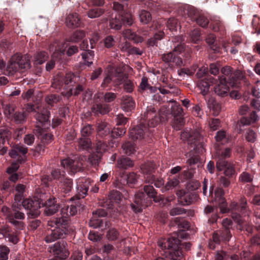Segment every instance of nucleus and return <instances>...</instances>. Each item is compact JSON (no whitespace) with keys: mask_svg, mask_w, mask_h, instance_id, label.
Returning a JSON list of instances; mask_svg holds the SVG:
<instances>
[{"mask_svg":"<svg viewBox=\"0 0 260 260\" xmlns=\"http://www.w3.org/2000/svg\"><path fill=\"white\" fill-rule=\"evenodd\" d=\"M147 206L145 196L143 192H139L136 195L134 203L131 204V207L136 212H142L143 208Z\"/></svg>","mask_w":260,"mask_h":260,"instance_id":"nucleus-11","label":"nucleus"},{"mask_svg":"<svg viewBox=\"0 0 260 260\" xmlns=\"http://www.w3.org/2000/svg\"><path fill=\"white\" fill-rule=\"evenodd\" d=\"M122 148L124 153L128 155L134 153L136 151V147L135 145L129 142H126L123 144Z\"/></svg>","mask_w":260,"mask_h":260,"instance_id":"nucleus-46","label":"nucleus"},{"mask_svg":"<svg viewBox=\"0 0 260 260\" xmlns=\"http://www.w3.org/2000/svg\"><path fill=\"white\" fill-rule=\"evenodd\" d=\"M159 119L154 107L152 106L147 107L144 114V120L147 122L148 125L150 127H155L158 123ZM160 120L161 119L160 118Z\"/></svg>","mask_w":260,"mask_h":260,"instance_id":"nucleus-8","label":"nucleus"},{"mask_svg":"<svg viewBox=\"0 0 260 260\" xmlns=\"http://www.w3.org/2000/svg\"><path fill=\"white\" fill-rule=\"evenodd\" d=\"M144 191L148 196V197L153 198L156 197V192L151 185H145L144 186Z\"/></svg>","mask_w":260,"mask_h":260,"instance_id":"nucleus-56","label":"nucleus"},{"mask_svg":"<svg viewBox=\"0 0 260 260\" xmlns=\"http://www.w3.org/2000/svg\"><path fill=\"white\" fill-rule=\"evenodd\" d=\"M91 145V142L88 138H81L78 141V148L80 150H86Z\"/></svg>","mask_w":260,"mask_h":260,"instance_id":"nucleus-36","label":"nucleus"},{"mask_svg":"<svg viewBox=\"0 0 260 260\" xmlns=\"http://www.w3.org/2000/svg\"><path fill=\"white\" fill-rule=\"evenodd\" d=\"M146 183H153L155 187H160L164 184V180L161 178H156L153 174H150L145 177Z\"/></svg>","mask_w":260,"mask_h":260,"instance_id":"nucleus-26","label":"nucleus"},{"mask_svg":"<svg viewBox=\"0 0 260 260\" xmlns=\"http://www.w3.org/2000/svg\"><path fill=\"white\" fill-rule=\"evenodd\" d=\"M89 189V186L86 184L79 185L77 188L78 196L79 198H83L87 193Z\"/></svg>","mask_w":260,"mask_h":260,"instance_id":"nucleus-51","label":"nucleus"},{"mask_svg":"<svg viewBox=\"0 0 260 260\" xmlns=\"http://www.w3.org/2000/svg\"><path fill=\"white\" fill-rule=\"evenodd\" d=\"M134 161L129 157H122L117 160V166L120 169L127 170L134 166Z\"/></svg>","mask_w":260,"mask_h":260,"instance_id":"nucleus-22","label":"nucleus"},{"mask_svg":"<svg viewBox=\"0 0 260 260\" xmlns=\"http://www.w3.org/2000/svg\"><path fill=\"white\" fill-rule=\"evenodd\" d=\"M174 222L177 225L178 228L180 230H182L181 232L179 233L180 235H178V237H184V235H186L185 233V231L187 230L189 228V223L186 220L181 219L179 218H176L174 219Z\"/></svg>","mask_w":260,"mask_h":260,"instance_id":"nucleus-24","label":"nucleus"},{"mask_svg":"<svg viewBox=\"0 0 260 260\" xmlns=\"http://www.w3.org/2000/svg\"><path fill=\"white\" fill-rule=\"evenodd\" d=\"M121 108L124 111H132L135 108V102L130 96L124 95L121 99Z\"/></svg>","mask_w":260,"mask_h":260,"instance_id":"nucleus-17","label":"nucleus"},{"mask_svg":"<svg viewBox=\"0 0 260 260\" xmlns=\"http://www.w3.org/2000/svg\"><path fill=\"white\" fill-rule=\"evenodd\" d=\"M172 113H174L175 109L178 111V114L180 113L182 109L180 107L176 106L172 108ZM175 114V113H173ZM184 124V120L182 116L180 115L177 114L175 115L172 122L173 127L176 130H179Z\"/></svg>","mask_w":260,"mask_h":260,"instance_id":"nucleus-18","label":"nucleus"},{"mask_svg":"<svg viewBox=\"0 0 260 260\" xmlns=\"http://www.w3.org/2000/svg\"><path fill=\"white\" fill-rule=\"evenodd\" d=\"M161 59L166 63H173L177 66H181L182 64V59L171 52L162 54Z\"/></svg>","mask_w":260,"mask_h":260,"instance_id":"nucleus-20","label":"nucleus"},{"mask_svg":"<svg viewBox=\"0 0 260 260\" xmlns=\"http://www.w3.org/2000/svg\"><path fill=\"white\" fill-rule=\"evenodd\" d=\"M190 38L192 42L197 43L201 40L200 31L199 29H193L190 34Z\"/></svg>","mask_w":260,"mask_h":260,"instance_id":"nucleus-64","label":"nucleus"},{"mask_svg":"<svg viewBox=\"0 0 260 260\" xmlns=\"http://www.w3.org/2000/svg\"><path fill=\"white\" fill-rule=\"evenodd\" d=\"M106 236L109 241H115L118 239L119 233L115 229L112 228L107 232Z\"/></svg>","mask_w":260,"mask_h":260,"instance_id":"nucleus-57","label":"nucleus"},{"mask_svg":"<svg viewBox=\"0 0 260 260\" xmlns=\"http://www.w3.org/2000/svg\"><path fill=\"white\" fill-rule=\"evenodd\" d=\"M220 83L214 87V92L218 95L220 96H225L228 95L229 91V88L226 85V82L222 81L221 78H220Z\"/></svg>","mask_w":260,"mask_h":260,"instance_id":"nucleus-21","label":"nucleus"},{"mask_svg":"<svg viewBox=\"0 0 260 260\" xmlns=\"http://www.w3.org/2000/svg\"><path fill=\"white\" fill-rule=\"evenodd\" d=\"M167 26L171 31H176L178 28H180L177 20L174 18H171L168 20Z\"/></svg>","mask_w":260,"mask_h":260,"instance_id":"nucleus-44","label":"nucleus"},{"mask_svg":"<svg viewBox=\"0 0 260 260\" xmlns=\"http://www.w3.org/2000/svg\"><path fill=\"white\" fill-rule=\"evenodd\" d=\"M118 17H121V21L123 24L131 25L133 23V16L131 14L121 12L120 14H118Z\"/></svg>","mask_w":260,"mask_h":260,"instance_id":"nucleus-42","label":"nucleus"},{"mask_svg":"<svg viewBox=\"0 0 260 260\" xmlns=\"http://www.w3.org/2000/svg\"><path fill=\"white\" fill-rule=\"evenodd\" d=\"M48 58V55L46 52L44 51L37 52L34 56L35 64H41L45 62Z\"/></svg>","mask_w":260,"mask_h":260,"instance_id":"nucleus-33","label":"nucleus"},{"mask_svg":"<svg viewBox=\"0 0 260 260\" xmlns=\"http://www.w3.org/2000/svg\"><path fill=\"white\" fill-rule=\"evenodd\" d=\"M9 248L6 246H0V260H8Z\"/></svg>","mask_w":260,"mask_h":260,"instance_id":"nucleus-60","label":"nucleus"},{"mask_svg":"<svg viewBox=\"0 0 260 260\" xmlns=\"http://www.w3.org/2000/svg\"><path fill=\"white\" fill-rule=\"evenodd\" d=\"M27 115L25 112H16L13 115V118L17 123H22L26 121Z\"/></svg>","mask_w":260,"mask_h":260,"instance_id":"nucleus-41","label":"nucleus"},{"mask_svg":"<svg viewBox=\"0 0 260 260\" xmlns=\"http://www.w3.org/2000/svg\"><path fill=\"white\" fill-rule=\"evenodd\" d=\"M64 211H66L67 216H74L77 213V209L75 205H71L70 206H68L66 209L63 208L61 210L62 213H63Z\"/></svg>","mask_w":260,"mask_h":260,"instance_id":"nucleus-59","label":"nucleus"},{"mask_svg":"<svg viewBox=\"0 0 260 260\" xmlns=\"http://www.w3.org/2000/svg\"><path fill=\"white\" fill-rule=\"evenodd\" d=\"M94 52L90 50L83 52L82 53V58L84 61V63L90 66L93 62V58L94 57Z\"/></svg>","mask_w":260,"mask_h":260,"instance_id":"nucleus-31","label":"nucleus"},{"mask_svg":"<svg viewBox=\"0 0 260 260\" xmlns=\"http://www.w3.org/2000/svg\"><path fill=\"white\" fill-rule=\"evenodd\" d=\"M210 86V84L206 78L200 80L198 83V87L203 95H205L208 93Z\"/></svg>","mask_w":260,"mask_h":260,"instance_id":"nucleus-34","label":"nucleus"},{"mask_svg":"<svg viewBox=\"0 0 260 260\" xmlns=\"http://www.w3.org/2000/svg\"><path fill=\"white\" fill-rule=\"evenodd\" d=\"M183 41V40L181 36H177L173 39V42L178 43L176 46H174L173 51L181 52L184 50V45L182 44Z\"/></svg>","mask_w":260,"mask_h":260,"instance_id":"nucleus-37","label":"nucleus"},{"mask_svg":"<svg viewBox=\"0 0 260 260\" xmlns=\"http://www.w3.org/2000/svg\"><path fill=\"white\" fill-rule=\"evenodd\" d=\"M14 111V106L10 104H7L4 107V113L8 118L13 117Z\"/></svg>","mask_w":260,"mask_h":260,"instance_id":"nucleus-63","label":"nucleus"},{"mask_svg":"<svg viewBox=\"0 0 260 260\" xmlns=\"http://www.w3.org/2000/svg\"><path fill=\"white\" fill-rule=\"evenodd\" d=\"M216 37L213 34H209L206 39L207 44L211 46V48L215 51H219V47L214 45Z\"/></svg>","mask_w":260,"mask_h":260,"instance_id":"nucleus-47","label":"nucleus"},{"mask_svg":"<svg viewBox=\"0 0 260 260\" xmlns=\"http://www.w3.org/2000/svg\"><path fill=\"white\" fill-rule=\"evenodd\" d=\"M189 211H187L185 209L180 207H174L169 211V214L171 216H174L176 215H183L186 214Z\"/></svg>","mask_w":260,"mask_h":260,"instance_id":"nucleus-45","label":"nucleus"},{"mask_svg":"<svg viewBox=\"0 0 260 260\" xmlns=\"http://www.w3.org/2000/svg\"><path fill=\"white\" fill-rule=\"evenodd\" d=\"M64 50H55L52 55V59L46 63V70L47 71H50L53 69L55 63V60L61 59V56L64 54Z\"/></svg>","mask_w":260,"mask_h":260,"instance_id":"nucleus-23","label":"nucleus"},{"mask_svg":"<svg viewBox=\"0 0 260 260\" xmlns=\"http://www.w3.org/2000/svg\"><path fill=\"white\" fill-rule=\"evenodd\" d=\"M164 32L159 31L158 33L155 34L153 38H151L147 41V44L149 46H154L157 45V42L164 37Z\"/></svg>","mask_w":260,"mask_h":260,"instance_id":"nucleus-38","label":"nucleus"},{"mask_svg":"<svg viewBox=\"0 0 260 260\" xmlns=\"http://www.w3.org/2000/svg\"><path fill=\"white\" fill-rule=\"evenodd\" d=\"M102 224V220L99 218H97V216L95 215L92 216L89 222V226L93 227V228H98L100 227L101 226Z\"/></svg>","mask_w":260,"mask_h":260,"instance_id":"nucleus-61","label":"nucleus"},{"mask_svg":"<svg viewBox=\"0 0 260 260\" xmlns=\"http://www.w3.org/2000/svg\"><path fill=\"white\" fill-rule=\"evenodd\" d=\"M38 201L26 199L22 202L24 208L28 210L27 213L28 218H35L40 214V205Z\"/></svg>","mask_w":260,"mask_h":260,"instance_id":"nucleus-3","label":"nucleus"},{"mask_svg":"<svg viewBox=\"0 0 260 260\" xmlns=\"http://www.w3.org/2000/svg\"><path fill=\"white\" fill-rule=\"evenodd\" d=\"M81 23L80 18L76 13H70L66 19V24L68 27H77Z\"/></svg>","mask_w":260,"mask_h":260,"instance_id":"nucleus-16","label":"nucleus"},{"mask_svg":"<svg viewBox=\"0 0 260 260\" xmlns=\"http://www.w3.org/2000/svg\"><path fill=\"white\" fill-rule=\"evenodd\" d=\"M138 176L134 172L129 173L125 177L126 183L128 185L134 184L137 181Z\"/></svg>","mask_w":260,"mask_h":260,"instance_id":"nucleus-62","label":"nucleus"},{"mask_svg":"<svg viewBox=\"0 0 260 260\" xmlns=\"http://www.w3.org/2000/svg\"><path fill=\"white\" fill-rule=\"evenodd\" d=\"M25 186L21 184H18L15 188L16 191L17 193L15 196V200L19 202L21 200L22 194L25 191Z\"/></svg>","mask_w":260,"mask_h":260,"instance_id":"nucleus-53","label":"nucleus"},{"mask_svg":"<svg viewBox=\"0 0 260 260\" xmlns=\"http://www.w3.org/2000/svg\"><path fill=\"white\" fill-rule=\"evenodd\" d=\"M110 132L109 126L106 122L101 121L97 124V132L101 137L109 135Z\"/></svg>","mask_w":260,"mask_h":260,"instance_id":"nucleus-25","label":"nucleus"},{"mask_svg":"<svg viewBox=\"0 0 260 260\" xmlns=\"http://www.w3.org/2000/svg\"><path fill=\"white\" fill-rule=\"evenodd\" d=\"M221 72L223 76L220 78H222V81L224 82L228 83V81H230V78L232 77L233 76V73L232 68L230 66H225L221 69Z\"/></svg>","mask_w":260,"mask_h":260,"instance_id":"nucleus-30","label":"nucleus"},{"mask_svg":"<svg viewBox=\"0 0 260 260\" xmlns=\"http://www.w3.org/2000/svg\"><path fill=\"white\" fill-rule=\"evenodd\" d=\"M91 112L95 116L105 115L110 111V106L106 104L95 103L91 107Z\"/></svg>","mask_w":260,"mask_h":260,"instance_id":"nucleus-14","label":"nucleus"},{"mask_svg":"<svg viewBox=\"0 0 260 260\" xmlns=\"http://www.w3.org/2000/svg\"><path fill=\"white\" fill-rule=\"evenodd\" d=\"M30 67L29 57L17 53L11 57L7 64L6 70L9 75H13L17 72H23Z\"/></svg>","mask_w":260,"mask_h":260,"instance_id":"nucleus-2","label":"nucleus"},{"mask_svg":"<svg viewBox=\"0 0 260 260\" xmlns=\"http://www.w3.org/2000/svg\"><path fill=\"white\" fill-rule=\"evenodd\" d=\"M93 131V129L91 125L88 124L84 126L81 131L82 138H87Z\"/></svg>","mask_w":260,"mask_h":260,"instance_id":"nucleus-58","label":"nucleus"},{"mask_svg":"<svg viewBox=\"0 0 260 260\" xmlns=\"http://www.w3.org/2000/svg\"><path fill=\"white\" fill-rule=\"evenodd\" d=\"M107 145L104 142L99 141L96 143L95 146V152L102 155L103 153L106 151L107 149Z\"/></svg>","mask_w":260,"mask_h":260,"instance_id":"nucleus-52","label":"nucleus"},{"mask_svg":"<svg viewBox=\"0 0 260 260\" xmlns=\"http://www.w3.org/2000/svg\"><path fill=\"white\" fill-rule=\"evenodd\" d=\"M73 187V182L72 180L65 178L60 182L59 188L61 191L64 193L69 192Z\"/></svg>","mask_w":260,"mask_h":260,"instance_id":"nucleus-28","label":"nucleus"},{"mask_svg":"<svg viewBox=\"0 0 260 260\" xmlns=\"http://www.w3.org/2000/svg\"><path fill=\"white\" fill-rule=\"evenodd\" d=\"M141 22L144 24L148 23L151 20V14L145 10L141 11L139 15Z\"/></svg>","mask_w":260,"mask_h":260,"instance_id":"nucleus-48","label":"nucleus"},{"mask_svg":"<svg viewBox=\"0 0 260 260\" xmlns=\"http://www.w3.org/2000/svg\"><path fill=\"white\" fill-rule=\"evenodd\" d=\"M105 12L102 8H94L90 9L87 13V16L90 18H95L101 16Z\"/></svg>","mask_w":260,"mask_h":260,"instance_id":"nucleus-43","label":"nucleus"},{"mask_svg":"<svg viewBox=\"0 0 260 260\" xmlns=\"http://www.w3.org/2000/svg\"><path fill=\"white\" fill-rule=\"evenodd\" d=\"M114 78L113 80L115 83L116 85L123 83V89L126 92L130 93L133 91L135 87L134 83L128 78V75L126 74L121 73L116 69Z\"/></svg>","mask_w":260,"mask_h":260,"instance_id":"nucleus-4","label":"nucleus"},{"mask_svg":"<svg viewBox=\"0 0 260 260\" xmlns=\"http://www.w3.org/2000/svg\"><path fill=\"white\" fill-rule=\"evenodd\" d=\"M48 225L54 229H48L45 231L44 240L46 243H51L57 239L64 238L68 234V222L66 216L51 219L48 221Z\"/></svg>","mask_w":260,"mask_h":260,"instance_id":"nucleus-1","label":"nucleus"},{"mask_svg":"<svg viewBox=\"0 0 260 260\" xmlns=\"http://www.w3.org/2000/svg\"><path fill=\"white\" fill-rule=\"evenodd\" d=\"M194 21L198 25L202 27H207L209 24L208 19L201 13L199 15Z\"/></svg>","mask_w":260,"mask_h":260,"instance_id":"nucleus-55","label":"nucleus"},{"mask_svg":"<svg viewBox=\"0 0 260 260\" xmlns=\"http://www.w3.org/2000/svg\"><path fill=\"white\" fill-rule=\"evenodd\" d=\"M117 18V15L115 14L114 18H112L110 20L109 25L112 29L115 30H119L121 28L122 26V21L120 20L119 18Z\"/></svg>","mask_w":260,"mask_h":260,"instance_id":"nucleus-40","label":"nucleus"},{"mask_svg":"<svg viewBox=\"0 0 260 260\" xmlns=\"http://www.w3.org/2000/svg\"><path fill=\"white\" fill-rule=\"evenodd\" d=\"M85 36V33L83 30H78L76 31L71 37L70 40L73 42H77Z\"/></svg>","mask_w":260,"mask_h":260,"instance_id":"nucleus-49","label":"nucleus"},{"mask_svg":"<svg viewBox=\"0 0 260 260\" xmlns=\"http://www.w3.org/2000/svg\"><path fill=\"white\" fill-rule=\"evenodd\" d=\"M241 80L246 83V78L244 74L241 71L238 70L233 73L232 77H231L230 81H228V84L232 87H237Z\"/></svg>","mask_w":260,"mask_h":260,"instance_id":"nucleus-15","label":"nucleus"},{"mask_svg":"<svg viewBox=\"0 0 260 260\" xmlns=\"http://www.w3.org/2000/svg\"><path fill=\"white\" fill-rule=\"evenodd\" d=\"M224 171V174L225 176L231 178L236 174L235 164L233 162H227L224 167H222L221 171Z\"/></svg>","mask_w":260,"mask_h":260,"instance_id":"nucleus-27","label":"nucleus"},{"mask_svg":"<svg viewBox=\"0 0 260 260\" xmlns=\"http://www.w3.org/2000/svg\"><path fill=\"white\" fill-rule=\"evenodd\" d=\"M50 251L61 259L67 258L70 252L67 248V244L64 241L56 242L50 247Z\"/></svg>","mask_w":260,"mask_h":260,"instance_id":"nucleus-7","label":"nucleus"},{"mask_svg":"<svg viewBox=\"0 0 260 260\" xmlns=\"http://www.w3.org/2000/svg\"><path fill=\"white\" fill-rule=\"evenodd\" d=\"M179 183V181L176 178H170L164 187L161 189L162 192H165L170 189H172L177 186Z\"/></svg>","mask_w":260,"mask_h":260,"instance_id":"nucleus-35","label":"nucleus"},{"mask_svg":"<svg viewBox=\"0 0 260 260\" xmlns=\"http://www.w3.org/2000/svg\"><path fill=\"white\" fill-rule=\"evenodd\" d=\"M150 130L144 124L141 123L133 128L129 132V137L134 141L146 140L150 136Z\"/></svg>","mask_w":260,"mask_h":260,"instance_id":"nucleus-5","label":"nucleus"},{"mask_svg":"<svg viewBox=\"0 0 260 260\" xmlns=\"http://www.w3.org/2000/svg\"><path fill=\"white\" fill-rule=\"evenodd\" d=\"M36 132L37 137L44 144H48L52 140L53 135L50 133H46L45 131L39 126L37 127Z\"/></svg>","mask_w":260,"mask_h":260,"instance_id":"nucleus-19","label":"nucleus"},{"mask_svg":"<svg viewBox=\"0 0 260 260\" xmlns=\"http://www.w3.org/2000/svg\"><path fill=\"white\" fill-rule=\"evenodd\" d=\"M102 155L100 154V153H98L96 152L91 153L88 156V161L92 165H98Z\"/></svg>","mask_w":260,"mask_h":260,"instance_id":"nucleus-39","label":"nucleus"},{"mask_svg":"<svg viewBox=\"0 0 260 260\" xmlns=\"http://www.w3.org/2000/svg\"><path fill=\"white\" fill-rule=\"evenodd\" d=\"M35 117L37 120L42 124L47 122L49 117L48 112L47 111H45L44 113H41L38 112L36 114Z\"/></svg>","mask_w":260,"mask_h":260,"instance_id":"nucleus-50","label":"nucleus"},{"mask_svg":"<svg viewBox=\"0 0 260 260\" xmlns=\"http://www.w3.org/2000/svg\"><path fill=\"white\" fill-rule=\"evenodd\" d=\"M76 77L71 73L66 74L65 76L57 75L55 77L52 86L56 89L66 88L69 83L75 82Z\"/></svg>","mask_w":260,"mask_h":260,"instance_id":"nucleus-6","label":"nucleus"},{"mask_svg":"<svg viewBox=\"0 0 260 260\" xmlns=\"http://www.w3.org/2000/svg\"><path fill=\"white\" fill-rule=\"evenodd\" d=\"M61 164L64 168L70 170L74 173L81 170L83 163L79 159H72L70 158L63 159Z\"/></svg>","mask_w":260,"mask_h":260,"instance_id":"nucleus-12","label":"nucleus"},{"mask_svg":"<svg viewBox=\"0 0 260 260\" xmlns=\"http://www.w3.org/2000/svg\"><path fill=\"white\" fill-rule=\"evenodd\" d=\"M184 13L185 15H187L192 21H194L201 13L195 8L189 6H185Z\"/></svg>","mask_w":260,"mask_h":260,"instance_id":"nucleus-29","label":"nucleus"},{"mask_svg":"<svg viewBox=\"0 0 260 260\" xmlns=\"http://www.w3.org/2000/svg\"><path fill=\"white\" fill-rule=\"evenodd\" d=\"M232 151L229 148H226L223 150L221 152H217L215 155L216 159V168L218 171H221L222 167L228 162L225 159L230 157Z\"/></svg>","mask_w":260,"mask_h":260,"instance_id":"nucleus-9","label":"nucleus"},{"mask_svg":"<svg viewBox=\"0 0 260 260\" xmlns=\"http://www.w3.org/2000/svg\"><path fill=\"white\" fill-rule=\"evenodd\" d=\"M51 176L52 178L59 180L60 182L66 178L65 172L64 171H60L58 169H55L52 171Z\"/></svg>","mask_w":260,"mask_h":260,"instance_id":"nucleus-54","label":"nucleus"},{"mask_svg":"<svg viewBox=\"0 0 260 260\" xmlns=\"http://www.w3.org/2000/svg\"><path fill=\"white\" fill-rule=\"evenodd\" d=\"M44 213L48 216L52 215L58 211L59 206L55 198L48 199L44 204Z\"/></svg>","mask_w":260,"mask_h":260,"instance_id":"nucleus-13","label":"nucleus"},{"mask_svg":"<svg viewBox=\"0 0 260 260\" xmlns=\"http://www.w3.org/2000/svg\"><path fill=\"white\" fill-rule=\"evenodd\" d=\"M154 167V165L151 162H147L141 166V169L145 175L144 178L149 175L153 174L152 172Z\"/></svg>","mask_w":260,"mask_h":260,"instance_id":"nucleus-32","label":"nucleus"},{"mask_svg":"<svg viewBox=\"0 0 260 260\" xmlns=\"http://www.w3.org/2000/svg\"><path fill=\"white\" fill-rule=\"evenodd\" d=\"M180 137L183 141H186L188 144L195 145L200 139V134L197 130L186 129L182 133Z\"/></svg>","mask_w":260,"mask_h":260,"instance_id":"nucleus-10","label":"nucleus"}]
</instances>
